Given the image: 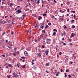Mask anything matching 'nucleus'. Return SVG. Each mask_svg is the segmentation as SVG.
Listing matches in <instances>:
<instances>
[{
  "label": "nucleus",
  "instance_id": "6",
  "mask_svg": "<svg viewBox=\"0 0 78 78\" xmlns=\"http://www.w3.org/2000/svg\"><path fill=\"white\" fill-rule=\"evenodd\" d=\"M6 23H10V20H9V19L6 20Z\"/></svg>",
  "mask_w": 78,
  "mask_h": 78
},
{
  "label": "nucleus",
  "instance_id": "34",
  "mask_svg": "<svg viewBox=\"0 0 78 78\" xmlns=\"http://www.w3.org/2000/svg\"><path fill=\"white\" fill-rule=\"evenodd\" d=\"M21 58H22V59H25V57H21Z\"/></svg>",
  "mask_w": 78,
  "mask_h": 78
},
{
  "label": "nucleus",
  "instance_id": "63",
  "mask_svg": "<svg viewBox=\"0 0 78 78\" xmlns=\"http://www.w3.org/2000/svg\"><path fill=\"white\" fill-rule=\"evenodd\" d=\"M39 53H41V51H40V50H39Z\"/></svg>",
  "mask_w": 78,
  "mask_h": 78
},
{
  "label": "nucleus",
  "instance_id": "32",
  "mask_svg": "<svg viewBox=\"0 0 78 78\" xmlns=\"http://www.w3.org/2000/svg\"><path fill=\"white\" fill-rule=\"evenodd\" d=\"M70 2H68L67 3V5H70Z\"/></svg>",
  "mask_w": 78,
  "mask_h": 78
},
{
  "label": "nucleus",
  "instance_id": "64",
  "mask_svg": "<svg viewBox=\"0 0 78 78\" xmlns=\"http://www.w3.org/2000/svg\"><path fill=\"white\" fill-rule=\"evenodd\" d=\"M64 28H67V27H66V26H65L64 27Z\"/></svg>",
  "mask_w": 78,
  "mask_h": 78
},
{
  "label": "nucleus",
  "instance_id": "14",
  "mask_svg": "<svg viewBox=\"0 0 78 78\" xmlns=\"http://www.w3.org/2000/svg\"><path fill=\"white\" fill-rule=\"evenodd\" d=\"M12 5H13V4L12 3H10V7H12Z\"/></svg>",
  "mask_w": 78,
  "mask_h": 78
},
{
  "label": "nucleus",
  "instance_id": "30",
  "mask_svg": "<svg viewBox=\"0 0 78 78\" xmlns=\"http://www.w3.org/2000/svg\"><path fill=\"white\" fill-rule=\"evenodd\" d=\"M58 46H56L55 47V48H56V50H57V49H58Z\"/></svg>",
  "mask_w": 78,
  "mask_h": 78
},
{
  "label": "nucleus",
  "instance_id": "20",
  "mask_svg": "<svg viewBox=\"0 0 78 78\" xmlns=\"http://www.w3.org/2000/svg\"><path fill=\"white\" fill-rule=\"evenodd\" d=\"M13 55L14 56H17V54H16V53H13Z\"/></svg>",
  "mask_w": 78,
  "mask_h": 78
},
{
  "label": "nucleus",
  "instance_id": "59",
  "mask_svg": "<svg viewBox=\"0 0 78 78\" xmlns=\"http://www.w3.org/2000/svg\"><path fill=\"white\" fill-rule=\"evenodd\" d=\"M73 13H75V11H73Z\"/></svg>",
  "mask_w": 78,
  "mask_h": 78
},
{
  "label": "nucleus",
  "instance_id": "8",
  "mask_svg": "<svg viewBox=\"0 0 78 78\" xmlns=\"http://www.w3.org/2000/svg\"><path fill=\"white\" fill-rule=\"evenodd\" d=\"M38 19L39 20H41V19H42V17L41 16H39L38 17Z\"/></svg>",
  "mask_w": 78,
  "mask_h": 78
},
{
  "label": "nucleus",
  "instance_id": "45",
  "mask_svg": "<svg viewBox=\"0 0 78 78\" xmlns=\"http://www.w3.org/2000/svg\"><path fill=\"white\" fill-rule=\"evenodd\" d=\"M53 31H57V30H56V29H54Z\"/></svg>",
  "mask_w": 78,
  "mask_h": 78
},
{
  "label": "nucleus",
  "instance_id": "61",
  "mask_svg": "<svg viewBox=\"0 0 78 78\" xmlns=\"http://www.w3.org/2000/svg\"><path fill=\"white\" fill-rule=\"evenodd\" d=\"M42 3H44L45 2H43V1L42 0Z\"/></svg>",
  "mask_w": 78,
  "mask_h": 78
},
{
  "label": "nucleus",
  "instance_id": "25",
  "mask_svg": "<svg viewBox=\"0 0 78 78\" xmlns=\"http://www.w3.org/2000/svg\"><path fill=\"white\" fill-rule=\"evenodd\" d=\"M11 34L12 35H13V34H14V32H13V31H12L11 32Z\"/></svg>",
  "mask_w": 78,
  "mask_h": 78
},
{
  "label": "nucleus",
  "instance_id": "43",
  "mask_svg": "<svg viewBox=\"0 0 78 78\" xmlns=\"http://www.w3.org/2000/svg\"><path fill=\"white\" fill-rule=\"evenodd\" d=\"M34 16L35 17H37V16L36 15H34Z\"/></svg>",
  "mask_w": 78,
  "mask_h": 78
},
{
  "label": "nucleus",
  "instance_id": "49",
  "mask_svg": "<svg viewBox=\"0 0 78 78\" xmlns=\"http://www.w3.org/2000/svg\"><path fill=\"white\" fill-rule=\"evenodd\" d=\"M7 76L8 78H10V76Z\"/></svg>",
  "mask_w": 78,
  "mask_h": 78
},
{
  "label": "nucleus",
  "instance_id": "7",
  "mask_svg": "<svg viewBox=\"0 0 78 78\" xmlns=\"http://www.w3.org/2000/svg\"><path fill=\"white\" fill-rule=\"evenodd\" d=\"M24 53L25 56H28V53H27V52L26 51L24 52Z\"/></svg>",
  "mask_w": 78,
  "mask_h": 78
},
{
  "label": "nucleus",
  "instance_id": "56",
  "mask_svg": "<svg viewBox=\"0 0 78 78\" xmlns=\"http://www.w3.org/2000/svg\"><path fill=\"white\" fill-rule=\"evenodd\" d=\"M61 20L62 21L63 20V18H61Z\"/></svg>",
  "mask_w": 78,
  "mask_h": 78
},
{
  "label": "nucleus",
  "instance_id": "19",
  "mask_svg": "<svg viewBox=\"0 0 78 78\" xmlns=\"http://www.w3.org/2000/svg\"><path fill=\"white\" fill-rule=\"evenodd\" d=\"M26 16H27L26 15H23V18H24V17H26Z\"/></svg>",
  "mask_w": 78,
  "mask_h": 78
},
{
  "label": "nucleus",
  "instance_id": "24",
  "mask_svg": "<svg viewBox=\"0 0 78 78\" xmlns=\"http://www.w3.org/2000/svg\"><path fill=\"white\" fill-rule=\"evenodd\" d=\"M46 66H49V63H47L46 64Z\"/></svg>",
  "mask_w": 78,
  "mask_h": 78
},
{
  "label": "nucleus",
  "instance_id": "41",
  "mask_svg": "<svg viewBox=\"0 0 78 78\" xmlns=\"http://www.w3.org/2000/svg\"><path fill=\"white\" fill-rule=\"evenodd\" d=\"M72 28H75V26L73 25L72 26Z\"/></svg>",
  "mask_w": 78,
  "mask_h": 78
},
{
  "label": "nucleus",
  "instance_id": "15",
  "mask_svg": "<svg viewBox=\"0 0 78 78\" xmlns=\"http://www.w3.org/2000/svg\"><path fill=\"white\" fill-rule=\"evenodd\" d=\"M37 3H38V4H39V3H40V0H38L37 1Z\"/></svg>",
  "mask_w": 78,
  "mask_h": 78
},
{
  "label": "nucleus",
  "instance_id": "12",
  "mask_svg": "<svg viewBox=\"0 0 78 78\" xmlns=\"http://www.w3.org/2000/svg\"><path fill=\"white\" fill-rule=\"evenodd\" d=\"M71 23H74V22H75V20H73L71 21Z\"/></svg>",
  "mask_w": 78,
  "mask_h": 78
},
{
  "label": "nucleus",
  "instance_id": "10",
  "mask_svg": "<svg viewBox=\"0 0 78 78\" xmlns=\"http://www.w3.org/2000/svg\"><path fill=\"white\" fill-rule=\"evenodd\" d=\"M38 57H40V56H41V54L40 53H38Z\"/></svg>",
  "mask_w": 78,
  "mask_h": 78
},
{
  "label": "nucleus",
  "instance_id": "46",
  "mask_svg": "<svg viewBox=\"0 0 78 78\" xmlns=\"http://www.w3.org/2000/svg\"><path fill=\"white\" fill-rule=\"evenodd\" d=\"M62 52H59V55H62Z\"/></svg>",
  "mask_w": 78,
  "mask_h": 78
},
{
  "label": "nucleus",
  "instance_id": "39",
  "mask_svg": "<svg viewBox=\"0 0 78 78\" xmlns=\"http://www.w3.org/2000/svg\"><path fill=\"white\" fill-rule=\"evenodd\" d=\"M67 11L68 12H69V9H67Z\"/></svg>",
  "mask_w": 78,
  "mask_h": 78
},
{
  "label": "nucleus",
  "instance_id": "35",
  "mask_svg": "<svg viewBox=\"0 0 78 78\" xmlns=\"http://www.w3.org/2000/svg\"><path fill=\"white\" fill-rule=\"evenodd\" d=\"M46 72L47 73H49V72L48 70H46Z\"/></svg>",
  "mask_w": 78,
  "mask_h": 78
},
{
  "label": "nucleus",
  "instance_id": "31",
  "mask_svg": "<svg viewBox=\"0 0 78 78\" xmlns=\"http://www.w3.org/2000/svg\"><path fill=\"white\" fill-rule=\"evenodd\" d=\"M14 50H15V52H16V50H17V48H14Z\"/></svg>",
  "mask_w": 78,
  "mask_h": 78
},
{
  "label": "nucleus",
  "instance_id": "33",
  "mask_svg": "<svg viewBox=\"0 0 78 78\" xmlns=\"http://www.w3.org/2000/svg\"><path fill=\"white\" fill-rule=\"evenodd\" d=\"M7 3L8 5H10V4H9V1H8Z\"/></svg>",
  "mask_w": 78,
  "mask_h": 78
},
{
  "label": "nucleus",
  "instance_id": "57",
  "mask_svg": "<svg viewBox=\"0 0 78 78\" xmlns=\"http://www.w3.org/2000/svg\"><path fill=\"white\" fill-rule=\"evenodd\" d=\"M63 45H66V43H64Z\"/></svg>",
  "mask_w": 78,
  "mask_h": 78
},
{
  "label": "nucleus",
  "instance_id": "36",
  "mask_svg": "<svg viewBox=\"0 0 78 78\" xmlns=\"http://www.w3.org/2000/svg\"><path fill=\"white\" fill-rule=\"evenodd\" d=\"M68 58H66V62H67L68 61Z\"/></svg>",
  "mask_w": 78,
  "mask_h": 78
},
{
  "label": "nucleus",
  "instance_id": "62",
  "mask_svg": "<svg viewBox=\"0 0 78 78\" xmlns=\"http://www.w3.org/2000/svg\"><path fill=\"white\" fill-rule=\"evenodd\" d=\"M64 38H62V41H64Z\"/></svg>",
  "mask_w": 78,
  "mask_h": 78
},
{
  "label": "nucleus",
  "instance_id": "17",
  "mask_svg": "<svg viewBox=\"0 0 78 78\" xmlns=\"http://www.w3.org/2000/svg\"><path fill=\"white\" fill-rule=\"evenodd\" d=\"M41 47L42 48H45V46L44 45H42Z\"/></svg>",
  "mask_w": 78,
  "mask_h": 78
},
{
  "label": "nucleus",
  "instance_id": "26",
  "mask_svg": "<svg viewBox=\"0 0 78 78\" xmlns=\"http://www.w3.org/2000/svg\"><path fill=\"white\" fill-rule=\"evenodd\" d=\"M63 35L64 36H66V32L65 31L63 32Z\"/></svg>",
  "mask_w": 78,
  "mask_h": 78
},
{
  "label": "nucleus",
  "instance_id": "23",
  "mask_svg": "<svg viewBox=\"0 0 78 78\" xmlns=\"http://www.w3.org/2000/svg\"><path fill=\"white\" fill-rule=\"evenodd\" d=\"M5 32H3L2 34V35H4V34H5Z\"/></svg>",
  "mask_w": 78,
  "mask_h": 78
},
{
  "label": "nucleus",
  "instance_id": "42",
  "mask_svg": "<svg viewBox=\"0 0 78 78\" xmlns=\"http://www.w3.org/2000/svg\"><path fill=\"white\" fill-rule=\"evenodd\" d=\"M37 68H36V67H34V70H36V69Z\"/></svg>",
  "mask_w": 78,
  "mask_h": 78
},
{
  "label": "nucleus",
  "instance_id": "11",
  "mask_svg": "<svg viewBox=\"0 0 78 78\" xmlns=\"http://www.w3.org/2000/svg\"><path fill=\"white\" fill-rule=\"evenodd\" d=\"M34 26L35 28H37V24H35Z\"/></svg>",
  "mask_w": 78,
  "mask_h": 78
},
{
  "label": "nucleus",
  "instance_id": "54",
  "mask_svg": "<svg viewBox=\"0 0 78 78\" xmlns=\"http://www.w3.org/2000/svg\"><path fill=\"white\" fill-rule=\"evenodd\" d=\"M73 64V62H71L70 63L71 64Z\"/></svg>",
  "mask_w": 78,
  "mask_h": 78
},
{
  "label": "nucleus",
  "instance_id": "48",
  "mask_svg": "<svg viewBox=\"0 0 78 78\" xmlns=\"http://www.w3.org/2000/svg\"><path fill=\"white\" fill-rule=\"evenodd\" d=\"M40 39H41V38L39 37H38V41H39Z\"/></svg>",
  "mask_w": 78,
  "mask_h": 78
},
{
  "label": "nucleus",
  "instance_id": "22",
  "mask_svg": "<svg viewBox=\"0 0 78 78\" xmlns=\"http://www.w3.org/2000/svg\"><path fill=\"white\" fill-rule=\"evenodd\" d=\"M58 73L56 74V76H58V75L60 73L59 72H58Z\"/></svg>",
  "mask_w": 78,
  "mask_h": 78
},
{
  "label": "nucleus",
  "instance_id": "21",
  "mask_svg": "<svg viewBox=\"0 0 78 78\" xmlns=\"http://www.w3.org/2000/svg\"><path fill=\"white\" fill-rule=\"evenodd\" d=\"M48 25H46V26L45 27V29H46L47 28H48Z\"/></svg>",
  "mask_w": 78,
  "mask_h": 78
},
{
  "label": "nucleus",
  "instance_id": "2",
  "mask_svg": "<svg viewBox=\"0 0 78 78\" xmlns=\"http://www.w3.org/2000/svg\"><path fill=\"white\" fill-rule=\"evenodd\" d=\"M47 35H43V39L44 40H45V39L46 38V37H47Z\"/></svg>",
  "mask_w": 78,
  "mask_h": 78
},
{
  "label": "nucleus",
  "instance_id": "16",
  "mask_svg": "<svg viewBox=\"0 0 78 78\" xmlns=\"http://www.w3.org/2000/svg\"><path fill=\"white\" fill-rule=\"evenodd\" d=\"M0 23H3V21L2 20H1L0 21Z\"/></svg>",
  "mask_w": 78,
  "mask_h": 78
},
{
  "label": "nucleus",
  "instance_id": "47",
  "mask_svg": "<svg viewBox=\"0 0 78 78\" xmlns=\"http://www.w3.org/2000/svg\"><path fill=\"white\" fill-rule=\"evenodd\" d=\"M1 7V8H4V7H3V6L2 5Z\"/></svg>",
  "mask_w": 78,
  "mask_h": 78
},
{
  "label": "nucleus",
  "instance_id": "38",
  "mask_svg": "<svg viewBox=\"0 0 78 78\" xmlns=\"http://www.w3.org/2000/svg\"><path fill=\"white\" fill-rule=\"evenodd\" d=\"M32 63V65H34V63L33 62H31Z\"/></svg>",
  "mask_w": 78,
  "mask_h": 78
},
{
  "label": "nucleus",
  "instance_id": "13",
  "mask_svg": "<svg viewBox=\"0 0 78 78\" xmlns=\"http://www.w3.org/2000/svg\"><path fill=\"white\" fill-rule=\"evenodd\" d=\"M22 68H23V69L25 68V65L22 66Z\"/></svg>",
  "mask_w": 78,
  "mask_h": 78
},
{
  "label": "nucleus",
  "instance_id": "18",
  "mask_svg": "<svg viewBox=\"0 0 78 78\" xmlns=\"http://www.w3.org/2000/svg\"><path fill=\"white\" fill-rule=\"evenodd\" d=\"M56 32H54L53 33V35H54V36H55V35H56Z\"/></svg>",
  "mask_w": 78,
  "mask_h": 78
},
{
  "label": "nucleus",
  "instance_id": "60",
  "mask_svg": "<svg viewBox=\"0 0 78 78\" xmlns=\"http://www.w3.org/2000/svg\"><path fill=\"white\" fill-rule=\"evenodd\" d=\"M14 9H12V11H14Z\"/></svg>",
  "mask_w": 78,
  "mask_h": 78
},
{
  "label": "nucleus",
  "instance_id": "1",
  "mask_svg": "<svg viewBox=\"0 0 78 78\" xmlns=\"http://www.w3.org/2000/svg\"><path fill=\"white\" fill-rule=\"evenodd\" d=\"M50 41H51V40L50 39H47L46 40V43L48 44H50Z\"/></svg>",
  "mask_w": 78,
  "mask_h": 78
},
{
  "label": "nucleus",
  "instance_id": "55",
  "mask_svg": "<svg viewBox=\"0 0 78 78\" xmlns=\"http://www.w3.org/2000/svg\"><path fill=\"white\" fill-rule=\"evenodd\" d=\"M68 76H69V77H71V76H70V75H68Z\"/></svg>",
  "mask_w": 78,
  "mask_h": 78
},
{
  "label": "nucleus",
  "instance_id": "37",
  "mask_svg": "<svg viewBox=\"0 0 78 78\" xmlns=\"http://www.w3.org/2000/svg\"><path fill=\"white\" fill-rule=\"evenodd\" d=\"M42 33H45V30H42Z\"/></svg>",
  "mask_w": 78,
  "mask_h": 78
},
{
  "label": "nucleus",
  "instance_id": "52",
  "mask_svg": "<svg viewBox=\"0 0 78 78\" xmlns=\"http://www.w3.org/2000/svg\"><path fill=\"white\" fill-rule=\"evenodd\" d=\"M2 56H3V57H5V55H2Z\"/></svg>",
  "mask_w": 78,
  "mask_h": 78
},
{
  "label": "nucleus",
  "instance_id": "4",
  "mask_svg": "<svg viewBox=\"0 0 78 78\" xmlns=\"http://www.w3.org/2000/svg\"><path fill=\"white\" fill-rule=\"evenodd\" d=\"M45 53H46V56L48 55V51H45Z\"/></svg>",
  "mask_w": 78,
  "mask_h": 78
},
{
  "label": "nucleus",
  "instance_id": "27",
  "mask_svg": "<svg viewBox=\"0 0 78 78\" xmlns=\"http://www.w3.org/2000/svg\"><path fill=\"white\" fill-rule=\"evenodd\" d=\"M44 26H42L40 28L42 29H43V28H44Z\"/></svg>",
  "mask_w": 78,
  "mask_h": 78
},
{
  "label": "nucleus",
  "instance_id": "51",
  "mask_svg": "<svg viewBox=\"0 0 78 78\" xmlns=\"http://www.w3.org/2000/svg\"><path fill=\"white\" fill-rule=\"evenodd\" d=\"M6 23V22L5 21H4L3 22V24H5V23Z\"/></svg>",
  "mask_w": 78,
  "mask_h": 78
},
{
  "label": "nucleus",
  "instance_id": "58",
  "mask_svg": "<svg viewBox=\"0 0 78 78\" xmlns=\"http://www.w3.org/2000/svg\"><path fill=\"white\" fill-rule=\"evenodd\" d=\"M67 75H66L65 76V77H67Z\"/></svg>",
  "mask_w": 78,
  "mask_h": 78
},
{
  "label": "nucleus",
  "instance_id": "28",
  "mask_svg": "<svg viewBox=\"0 0 78 78\" xmlns=\"http://www.w3.org/2000/svg\"><path fill=\"white\" fill-rule=\"evenodd\" d=\"M66 72H69V70L68 69H66Z\"/></svg>",
  "mask_w": 78,
  "mask_h": 78
},
{
  "label": "nucleus",
  "instance_id": "40",
  "mask_svg": "<svg viewBox=\"0 0 78 78\" xmlns=\"http://www.w3.org/2000/svg\"><path fill=\"white\" fill-rule=\"evenodd\" d=\"M48 24V25H51V23H49Z\"/></svg>",
  "mask_w": 78,
  "mask_h": 78
},
{
  "label": "nucleus",
  "instance_id": "3",
  "mask_svg": "<svg viewBox=\"0 0 78 78\" xmlns=\"http://www.w3.org/2000/svg\"><path fill=\"white\" fill-rule=\"evenodd\" d=\"M13 76L14 77H16L17 76V75L15 73H14L13 74Z\"/></svg>",
  "mask_w": 78,
  "mask_h": 78
},
{
  "label": "nucleus",
  "instance_id": "44",
  "mask_svg": "<svg viewBox=\"0 0 78 78\" xmlns=\"http://www.w3.org/2000/svg\"><path fill=\"white\" fill-rule=\"evenodd\" d=\"M16 66H17L18 68L19 67V64H18L17 63L16 64Z\"/></svg>",
  "mask_w": 78,
  "mask_h": 78
},
{
  "label": "nucleus",
  "instance_id": "9",
  "mask_svg": "<svg viewBox=\"0 0 78 78\" xmlns=\"http://www.w3.org/2000/svg\"><path fill=\"white\" fill-rule=\"evenodd\" d=\"M74 36H75V34L73 33H72L71 34L72 37H74Z\"/></svg>",
  "mask_w": 78,
  "mask_h": 78
},
{
  "label": "nucleus",
  "instance_id": "53",
  "mask_svg": "<svg viewBox=\"0 0 78 78\" xmlns=\"http://www.w3.org/2000/svg\"><path fill=\"white\" fill-rule=\"evenodd\" d=\"M68 40L69 41H71V39H69Z\"/></svg>",
  "mask_w": 78,
  "mask_h": 78
},
{
  "label": "nucleus",
  "instance_id": "5",
  "mask_svg": "<svg viewBox=\"0 0 78 78\" xmlns=\"http://www.w3.org/2000/svg\"><path fill=\"white\" fill-rule=\"evenodd\" d=\"M16 12H18V14H20L21 12V11L19 9L16 11Z\"/></svg>",
  "mask_w": 78,
  "mask_h": 78
},
{
  "label": "nucleus",
  "instance_id": "29",
  "mask_svg": "<svg viewBox=\"0 0 78 78\" xmlns=\"http://www.w3.org/2000/svg\"><path fill=\"white\" fill-rule=\"evenodd\" d=\"M43 16H47V14H46L45 13L43 14Z\"/></svg>",
  "mask_w": 78,
  "mask_h": 78
},
{
  "label": "nucleus",
  "instance_id": "50",
  "mask_svg": "<svg viewBox=\"0 0 78 78\" xmlns=\"http://www.w3.org/2000/svg\"><path fill=\"white\" fill-rule=\"evenodd\" d=\"M63 71V70H62V69H61V72H62Z\"/></svg>",
  "mask_w": 78,
  "mask_h": 78
}]
</instances>
